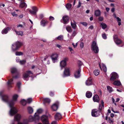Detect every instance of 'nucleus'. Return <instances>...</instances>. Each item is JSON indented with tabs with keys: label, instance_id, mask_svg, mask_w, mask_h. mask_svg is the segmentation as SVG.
I'll list each match as a JSON object with an SVG mask.
<instances>
[{
	"label": "nucleus",
	"instance_id": "nucleus-1",
	"mask_svg": "<svg viewBox=\"0 0 124 124\" xmlns=\"http://www.w3.org/2000/svg\"><path fill=\"white\" fill-rule=\"evenodd\" d=\"M0 96L1 97L2 101L8 103L9 105L10 109L9 111V114L11 116H13L17 112V110L14 107L16 101H17L18 95L16 94L14 95L13 96V99L9 101L8 97L6 95L3 94V91L0 92Z\"/></svg>",
	"mask_w": 124,
	"mask_h": 124
},
{
	"label": "nucleus",
	"instance_id": "nucleus-2",
	"mask_svg": "<svg viewBox=\"0 0 124 124\" xmlns=\"http://www.w3.org/2000/svg\"><path fill=\"white\" fill-rule=\"evenodd\" d=\"M22 45L23 43L21 42L18 41L16 42L12 45V51L14 52L18 49Z\"/></svg>",
	"mask_w": 124,
	"mask_h": 124
},
{
	"label": "nucleus",
	"instance_id": "nucleus-3",
	"mask_svg": "<svg viewBox=\"0 0 124 124\" xmlns=\"http://www.w3.org/2000/svg\"><path fill=\"white\" fill-rule=\"evenodd\" d=\"M11 73L13 74H15V76L13 75V78H19L20 76V75L16 68H12L11 69Z\"/></svg>",
	"mask_w": 124,
	"mask_h": 124
},
{
	"label": "nucleus",
	"instance_id": "nucleus-4",
	"mask_svg": "<svg viewBox=\"0 0 124 124\" xmlns=\"http://www.w3.org/2000/svg\"><path fill=\"white\" fill-rule=\"evenodd\" d=\"M91 49L96 54L98 53L99 51L98 47L96 42L95 41H93L92 44Z\"/></svg>",
	"mask_w": 124,
	"mask_h": 124
},
{
	"label": "nucleus",
	"instance_id": "nucleus-5",
	"mask_svg": "<svg viewBox=\"0 0 124 124\" xmlns=\"http://www.w3.org/2000/svg\"><path fill=\"white\" fill-rule=\"evenodd\" d=\"M36 113L34 116H29L28 119L30 122L34 121L36 123L38 121L39 119V115H36Z\"/></svg>",
	"mask_w": 124,
	"mask_h": 124
},
{
	"label": "nucleus",
	"instance_id": "nucleus-6",
	"mask_svg": "<svg viewBox=\"0 0 124 124\" xmlns=\"http://www.w3.org/2000/svg\"><path fill=\"white\" fill-rule=\"evenodd\" d=\"M68 58L67 57H66L63 60L60 62V65L61 70L66 66V62L68 61Z\"/></svg>",
	"mask_w": 124,
	"mask_h": 124
},
{
	"label": "nucleus",
	"instance_id": "nucleus-7",
	"mask_svg": "<svg viewBox=\"0 0 124 124\" xmlns=\"http://www.w3.org/2000/svg\"><path fill=\"white\" fill-rule=\"evenodd\" d=\"M32 10H29V12L30 14L33 15H36V13L38 10V8L36 7L33 6L32 7Z\"/></svg>",
	"mask_w": 124,
	"mask_h": 124
},
{
	"label": "nucleus",
	"instance_id": "nucleus-8",
	"mask_svg": "<svg viewBox=\"0 0 124 124\" xmlns=\"http://www.w3.org/2000/svg\"><path fill=\"white\" fill-rule=\"evenodd\" d=\"M111 76L110 80L112 81H113L118 78V76L117 74L115 72H113L111 74Z\"/></svg>",
	"mask_w": 124,
	"mask_h": 124
},
{
	"label": "nucleus",
	"instance_id": "nucleus-9",
	"mask_svg": "<svg viewBox=\"0 0 124 124\" xmlns=\"http://www.w3.org/2000/svg\"><path fill=\"white\" fill-rule=\"evenodd\" d=\"M100 112L98 111L97 109H94L92 110V115L93 117H97L100 115Z\"/></svg>",
	"mask_w": 124,
	"mask_h": 124
},
{
	"label": "nucleus",
	"instance_id": "nucleus-10",
	"mask_svg": "<svg viewBox=\"0 0 124 124\" xmlns=\"http://www.w3.org/2000/svg\"><path fill=\"white\" fill-rule=\"evenodd\" d=\"M70 68L68 67L65 68L63 72V77H67L70 76Z\"/></svg>",
	"mask_w": 124,
	"mask_h": 124
},
{
	"label": "nucleus",
	"instance_id": "nucleus-11",
	"mask_svg": "<svg viewBox=\"0 0 124 124\" xmlns=\"http://www.w3.org/2000/svg\"><path fill=\"white\" fill-rule=\"evenodd\" d=\"M81 68L80 67L79 68L75 71L74 75L75 77L76 78H79L80 76V73L81 71Z\"/></svg>",
	"mask_w": 124,
	"mask_h": 124
},
{
	"label": "nucleus",
	"instance_id": "nucleus-12",
	"mask_svg": "<svg viewBox=\"0 0 124 124\" xmlns=\"http://www.w3.org/2000/svg\"><path fill=\"white\" fill-rule=\"evenodd\" d=\"M32 72L30 71H27L26 72L24 73L23 75V77L24 79L26 80V79L29 77L30 75L32 74Z\"/></svg>",
	"mask_w": 124,
	"mask_h": 124
},
{
	"label": "nucleus",
	"instance_id": "nucleus-13",
	"mask_svg": "<svg viewBox=\"0 0 124 124\" xmlns=\"http://www.w3.org/2000/svg\"><path fill=\"white\" fill-rule=\"evenodd\" d=\"M41 120L44 124H48V117L45 115H43L41 117Z\"/></svg>",
	"mask_w": 124,
	"mask_h": 124
},
{
	"label": "nucleus",
	"instance_id": "nucleus-14",
	"mask_svg": "<svg viewBox=\"0 0 124 124\" xmlns=\"http://www.w3.org/2000/svg\"><path fill=\"white\" fill-rule=\"evenodd\" d=\"M58 57V55L57 54H53L51 56V58L54 63L57 61V59Z\"/></svg>",
	"mask_w": 124,
	"mask_h": 124
},
{
	"label": "nucleus",
	"instance_id": "nucleus-15",
	"mask_svg": "<svg viewBox=\"0 0 124 124\" xmlns=\"http://www.w3.org/2000/svg\"><path fill=\"white\" fill-rule=\"evenodd\" d=\"M114 39L115 42L117 44H120L122 42V41L117 38L116 35L114 36Z\"/></svg>",
	"mask_w": 124,
	"mask_h": 124
},
{
	"label": "nucleus",
	"instance_id": "nucleus-16",
	"mask_svg": "<svg viewBox=\"0 0 124 124\" xmlns=\"http://www.w3.org/2000/svg\"><path fill=\"white\" fill-rule=\"evenodd\" d=\"M27 6V4L24 2L21 1L19 5V7L21 8H26Z\"/></svg>",
	"mask_w": 124,
	"mask_h": 124
},
{
	"label": "nucleus",
	"instance_id": "nucleus-17",
	"mask_svg": "<svg viewBox=\"0 0 124 124\" xmlns=\"http://www.w3.org/2000/svg\"><path fill=\"white\" fill-rule=\"evenodd\" d=\"M62 117L61 114L59 113H57L54 116V118L55 120H59Z\"/></svg>",
	"mask_w": 124,
	"mask_h": 124
},
{
	"label": "nucleus",
	"instance_id": "nucleus-18",
	"mask_svg": "<svg viewBox=\"0 0 124 124\" xmlns=\"http://www.w3.org/2000/svg\"><path fill=\"white\" fill-rule=\"evenodd\" d=\"M58 102H57L53 104L51 107L52 109L54 111H56L58 108Z\"/></svg>",
	"mask_w": 124,
	"mask_h": 124
},
{
	"label": "nucleus",
	"instance_id": "nucleus-19",
	"mask_svg": "<svg viewBox=\"0 0 124 124\" xmlns=\"http://www.w3.org/2000/svg\"><path fill=\"white\" fill-rule=\"evenodd\" d=\"M11 29V28L7 27L3 30L1 31V33L3 34H7L8 32Z\"/></svg>",
	"mask_w": 124,
	"mask_h": 124
},
{
	"label": "nucleus",
	"instance_id": "nucleus-20",
	"mask_svg": "<svg viewBox=\"0 0 124 124\" xmlns=\"http://www.w3.org/2000/svg\"><path fill=\"white\" fill-rule=\"evenodd\" d=\"M93 100L94 102H99L100 99L98 95H95L93 97Z\"/></svg>",
	"mask_w": 124,
	"mask_h": 124
},
{
	"label": "nucleus",
	"instance_id": "nucleus-21",
	"mask_svg": "<svg viewBox=\"0 0 124 124\" xmlns=\"http://www.w3.org/2000/svg\"><path fill=\"white\" fill-rule=\"evenodd\" d=\"M48 22L46 20H42L40 22L41 25L43 27L45 26L48 23Z\"/></svg>",
	"mask_w": 124,
	"mask_h": 124
},
{
	"label": "nucleus",
	"instance_id": "nucleus-22",
	"mask_svg": "<svg viewBox=\"0 0 124 124\" xmlns=\"http://www.w3.org/2000/svg\"><path fill=\"white\" fill-rule=\"evenodd\" d=\"M62 19L64 24H66L69 22V17L68 16H63L62 17Z\"/></svg>",
	"mask_w": 124,
	"mask_h": 124
},
{
	"label": "nucleus",
	"instance_id": "nucleus-23",
	"mask_svg": "<svg viewBox=\"0 0 124 124\" xmlns=\"http://www.w3.org/2000/svg\"><path fill=\"white\" fill-rule=\"evenodd\" d=\"M13 80L12 79H11L8 80L7 82V85L8 88H10L12 87L11 85L13 84Z\"/></svg>",
	"mask_w": 124,
	"mask_h": 124
},
{
	"label": "nucleus",
	"instance_id": "nucleus-24",
	"mask_svg": "<svg viewBox=\"0 0 124 124\" xmlns=\"http://www.w3.org/2000/svg\"><path fill=\"white\" fill-rule=\"evenodd\" d=\"M21 118V116L20 114H18L15 116L14 119L15 120L19 122Z\"/></svg>",
	"mask_w": 124,
	"mask_h": 124
},
{
	"label": "nucleus",
	"instance_id": "nucleus-25",
	"mask_svg": "<svg viewBox=\"0 0 124 124\" xmlns=\"http://www.w3.org/2000/svg\"><path fill=\"white\" fill-rule=\"evenodd\" d=\"M104 107V103L103 101H101V104H100L99 105V107L98 108L99 111L101 112L102 110V108H103Z\"/></svg>",
	"mask_w": 124,
	"mask_h": 124
},
{
	"label": "nucleus",
	"instance_id": "nucleus-26",
	"mask_svg": "<svg viewBox=\"0 0 124 124\" xmlns=\"http://www.w3.org/2000/svg\"><path fill=\"white\" fill-rule=\"evenodd\" d=\"M86 85H90L92 84V80L91 78H89L85 82Z\"/></svg>",
	"mask_w": 124,
	"mask_h": 124
},
{
	"label": "nucleus",
	"instance_id": "nucleus-27",
	"mask_svg": "<svg viewBox=\"0 0 124 124\" xmlns=\"http://www.w3.org/2000/svg\"><path fill=\"white\" fill-rule=\"evenodd\" d=\"M92 96V93L89 91H87L86 93V97L88 98L91 97Z\"/></svg>",
	"mask_w": 124,
	"mask_h": 124
},
{
	"label": "nucleus",
	"instance_id": "nucleus-28",
	"mask_svg": "<svg viewBox=\"0 0 124 124\" xmlns=\"http://www.w3.org/2000/svg\"><path fill=\"white\" fill-rule=\"evenodd\" d=\"M101 69V70H103V71L106 72L107 71V68L106 66L103 64H102V67H101V65L100 64L99 65Z\"/></svg>",
	"mask_w": 124,
	"mask_h": 124
},
{
	"label": "nucleus",
	"instance_id": "nucleus-29",
	"mask_svg": "<svg viewBox=\"0 0 124 124\" xmlns=\"http://www.w3.org/2000/svg\"><path fill=\"white\" fill-rule=\"evenodd\" d=\"M28 111L30 114H32L33 112V108L29 106L27 108Z\"/></svg>",
	"mask_w": 124,
	"mask_h": 124
},
{
	"label": "nucleus",
	"instance_id": "nucleus-30",
	"mask_svg": "<svg viewBox=\"0 0 124 124\" xmlns=\"http://www.w3.org/2000/svg\"><path fill=\"white\" fill-rule=\"evenodd\" d=\"M94 15L96 16H100L101 15V11L99 10H96L94 12Z\"/></svg>",
	"mask_w": 124,
	"mask_h": 124
},
{
	"label": "nucleus",
	"instance_id": "nucleus-31",
	"mask_svg": "<svg viewBox=\"0 0 124 124\" xmlns=\"http://www.w3.org/2000/svg\"><path fill=\"white\" fill-rule=\"evenodd\" d=\"M113 84L117 86H120L121 85V84L120 81H115L113 83Z\"/></svg>",
	"mask_w": 124,
	"mask_h": 124
},
{
	"label": "nucleus",
	"instance_id": "nucleus-32",
	"mask_svg": "<svg viewBox=\"0 0 124 124\" xmlns=\"http://www.w3.org/2000/svg\"><path fill=\"white\" fill-rule=\"evenodd\" d=\"M14 31L16 32V34L17 35L21 36H23V33L22 31H17L15 29L14 30Z\"/></svg>",
	"mask_w": 124,
	"mask_h": 124
},
{
	"label": "nucleus",
	"instance_id": "nucleus-33",
	"mask_svg": "<svg viewBox=\"0 0 124 124\" xmlns=\"http://www.w3.org/2000/svg\"><path fill=\"white\" fill-rule=\"evenodd\" d=\"M30 122L28 119H26L24 120L23 121V123H21L19 122H18H18H19L22 123V124H28L29 122ZM18 123H17L18 124Z\"/></svg>",
	"mask_w": 124,
	"mask_h": 124
},
{
	"label": "nucleus",
	"instance_id": "nucleus-34",
	"mask_svg": "<svg viewBox=\"0 0 124 124\" xmlns=\"http://www.w3.org/2000/svg\"><path fill=\"white\" fill-rule=\"evenodd\" d=\"M20 102L21 104L23 106L25 105L27 103L26 101L24 99L21 100Z\"/></svg>",
	"mask_w": 124,
	"mask_h": 124
},
{
	"label": "nucleus",
	"instance_id": "nucleus-35",
	"mask_svg": "<svg viewBox=\"0 0 124 124\" xmlns=\"http://www.w3.org/2000/svg\"><path fill=\"white\" fill-rule=\"evenodd\" d=\"M43 101L44 103H49L50 102V100L48 98H45L43 99Z\"/></svg>",
	"mask_w": 124,
	"mask_h": 124
},
{
	"label": "nucleus",
	"instance_id": "nucleus-36",
	"mask_svg": "<svg viewBox=\"0 0 124 124\" xmlns=\"http://www.w3.org/2000/svg\"><path fill=\"white\" fill-rule=\"evenodd\" d=\"M101 24L102 28L103 29H105L107 27V25L104 23H101Z\"/></svg>",
	"mask_w": 124,
	"mask_h": 124
},
{
	"label": "nucleus",
	"instance_id": "nucleus-37",
	"mask_svg": "<svg viewBox=\"0 0 124 124\" xmlns=\"http://www.w3.org/2000/svg\"><path fill=\"white\" fill-rule=\"evenodd\" d=\"M107 88L109 93H111L113 91L112 88L109 86H107Z\"/></svg>",
	"mask_w": 124,
	"mask_h": 124
},
{
	"label": "nucleus",
	"instance_id": "nucleus-38",
	"mask_svg": "<svg viewBox=\"0 0 124 124\" xmlns=\"http://www.w3.org/2000/svg\"><path fill=\"white\" fill-rule=\"evenodd\" d=\"M99 71L98 70H95L94 71V74L96 76H97L99 74Z\"/></svg>",
	"mask_w": 124,
	"mask_h": 124
},
{
	"label": "nucleus",
	"instance_id": "nucleus-39",
	"mask_svg": "<svg viewBox=\"0 0 124 124\" xmlns=\"http://www.w3.org/2000/svg\"><path fill=\"white\" fill-rule=\"evenodd\" d=\"M74 23L71 22V25L72 27L74 29H75L76 27V23L74 21Z\"/></svg>",
	"mask_w": 124,
	"mask_h": 124
},
{
	"label": "nucleus",
	"instance_id": "nucleus-40",
	"mask_svg": "<svg viewBox=\"0 0 124 124\" xmlns=\"http://www.w3.org/2000/svg\"><path fill=\"white\" fill-rule=\"evenodd\" d=\"M117 21L118 23V25L119 26H120L121 24V20L120 18L119 17H117V18H116Z\"/></svg>",
	"mask_w": 124,
	"mask_h": 124
},
{
	"label": "nucleus",
	"instance_id": "nucleus-41",
	"mask_svg": "<svg viewBox=\"0 0 124 124\" xmlns=\"http://www.w3.org/2000/svg\"><path fill=\"white\" fill-rule=\"evenodd\" d=\"M56 39L60 40H62L63 39V35H61L58 36L56 38Z\"/></svg>",
	"mask_w": 124,
	"mask_h": 124
},
{
	"label": "nucleus",
	"instance_id": "nucleus-42",
	"mask_svg": "<svg viewBox=\"0 0 124 124\" xmlns=\"http://www.w3.org/2000/svg\"><path fill=\"white\" fill-rule=\"evenodd\" d=\"M72 5L71 4L68 3L66 5V7L68 9H70Z\"/></svg>",
	"mask_w": 124,
	"mask_h": 124
},
{
	"label": "nucleus",
	"instance_id": "nucleus-43",
	"mask_svg": "<svg viewBox=\"0 0 124 124\" xmlns=\"http://www.w3.org/2000/svg\"><path fill=\"white\" fill-rule=\"evenodd\" d=\"M66 29L69 32H70L72 31V30L70 27L68 26L66 28Z\"/></svg>",
	"mask_w": 124,
	"mask_h": 124
},
{
	"label": "nucleus",
	"instance_id": "nucleus-44",
	"mask_svg": "<svg viewBox=\"0 0 124 124\" xmlns=\"http://www.w3.org/2000/svg\"><path fill=\"white\" fill-rule=\"evenodd\" d=\"M108 123H110V124H113V120L111 118L109 117L108 118Z\"/></svg>",
	"mask_w": 124,
	"mask_h": 124
},
{
	"label": "nucleus",
	"instance_id": "nucleus-45",
	"mask_svg": "<svg viewBox=\"0 0 124 124\" xmlns=\"http://www.w3.org/2000/svg\"><path fill=\"white\" fill-rule=\"evenodd\" d=\"M23 54V53L21 52H16V55L17 56L22 55Z\"/></svg>",
	"mask_w": 124,
	"mask_h": 124
},
{
	"label": "nucleus",
	"instance_id": "nucleus-46",
	"mask_svg": "<svg viewBox=\"0 0 124 124\" xmlns=\"http://www.w3.org/2000/svg\"><path fill=\"white\" fill-rule=\"evenodd\" d=\"M78 63L79 65L78 68H79L80 67L81 68L80 66L82 65L83 64L82 62L81 61L79 60L78 61Z\"/></svg>",
	"mask_w": 124,
	"mask_h": 124
},
{
	"label": "nucleus",
	"instance_id": "nucleus-47",
	"mask_svg": "<svg viewBox=\"0 0 124 124\" xmlns=\"http://www.w3.org/2000/svg\"><path fill=\"white\" fill-rule=\"evenodd\" d=\"M21 83L20 82H17L16 84V86L19 89L20 88V85H21Z\"/></svg>",
	"mask_w": 124,
	"mask_h": 124
},
{
	"label": "nucleus",
	"instance_id": "nucleus-48",
	"mask_svg": "<svg viewBox=\"0 0 124 124\" xmlns=\"http://www.w3.org/2000/svg\"><path fill=\"white\" fill-rule=\"evenodd\" d=\"M32 101V99L31 98H29L28 99L27 101H26L27 103H31Z\"/></svg>",
	"mask_w": 124,
	"mask_h": 124
},
{
	"label": "nucleus",
	"instance_id": "nucleus-49",
	"mask_svg": "<svg viewBox=\"0 0 124 124\" xmlns=\"http://www.w3.org/2000/svg\"><path fill=\"white\" fill-rule=\"evenodd\" d=\"M80 23L85 27H86L87 25V23L86 22H80Z\"/></svg>",
	"mask_w": 124,
	"mask_h": 124
},
{
	"label": "nucleus",
	"instance_id": "nucleus-50",
	"mask_svg": "<svg viewBox=\"0 0 124 124\" xmlns=\"http://www.w3.org/2000/svg\"><path fill=\"white\" fill-rule=\"evenodd\" d=\"M26 62L25 60H23L22 61H20V63L22 65L24 64Z\"/></svg>",
	"mask_w": 124,
	"mask_h": 124
},
{
	"label": "nucleus",
	"instance_id": "nucleus-51",
	"mask_svg": "<svg viewBox=\"0 0 124 124\" xmlns=\"http://www.w3.org/2000/svg\"><path fill=\"white\" fill-rule=\"evenodd\" d=\"M42 111V109H39L37 110V112L38 114H40L41 113Z\"/></svg>",
	"mask_w": 124,
	"mask_h": 124
},
{
	"label": "nucleus",
	"instance_id": "nucleus-52",
	"mask_svg": "<svg viewBox=\"0 0 124 124\" xmlns=\"http://www.w3.org/2000/svg\"><path fill=\"white\" fill-rule=\"evenodd\" d=\"M102 36L103 38L104 39H107V37L105 33L102 34Z\"/></svg>",
	"mask_w": 124,
	"mask_h": 124
},
{
	"label": "nucleus",
	"instance_id": "nucleus-53",
	"mask_svg": "<svg viewBox=\"0 0 124 124\" xmlns=\"http://www.w3.org/2000/svg\"><path fill=\"white\" fill-rule=\"evenodd\" d=\"M98 19L100 21H102L103 20V18L102 16H100L98 18Z\"/></svg>",
	"mask_w": 124,
	"mask_h": 124
},
{
	"label": "nucleus",
	"instance_id": "nucleus-54",
	"mask_svg": "<svg viewBox=\"0 0 124 124\" xmlns=\"http://www.w3.org/2000/svg\"><path fill=\"white\" fill-rule=\"evenodd\" d=\"M84 46V43L83 42H81L80 44V46L81 48H82Z\"/></svg>",
	"mask_w": 124,
	"mask_h": 124
},
{
	"label": "nucleus",
	"instance_id": "nucleus-55",
	"mask_svg": "<svg viewBox=\"0 0 124 124\" xmlns=\"http://www.w3.org/2000/svg\"><path fill=\"white\" fill-rule=\"evenodd\" d=\"M23 25L21 24H19L17 26V28L20 27L21 28H23Z\"/></svg>",
	"mask_w": 124,
	"mask_h": 124
},
{
	"label": "nucleus",
	"instance_id": "nucleus-56",
	"mask_svg": "<svg viewBox=\"0 0 124 124\" xmlns=\"http://www.w3.org/2000/svg\"><path fill=\"white\" fill-rule=\"evenodd\" d=\"M49 19L50 20H54V18L52 16H50L49 17Z\"/></svg>",
	"mask_w": 124,
	"mask_h": 124
},
{
	"label": "nucleus",
	"instance_id": "nucleus-57",
	"mask_svg": "<svg viewBox=\"0 0 124 124\" xmlns=\"http://www.w3.org/2000/svg\"><path fill=\"white\" fill-rule=\"evenodd\" d=\"M16 61L17 62H20V60L19 58V57H17L16 58Z\"/></svg>",
	"mask_w": 124,
	"mask_h": 124
},
{
	"label": "nucleus",
	"instance_id": "nucleus-58",
	"mask_svg": "<svg viewBox=\"0 0 124 124\" xmlns=\"http://www.w3.org/2000/svg\"><path fill=\"white\" fill-rule=\"evenodd\" d=\"M81 3L80 1H79L78 5L77 7V8H79L81 6Z\"/></svg>",
	"mask_w": 124,
	"mask_h": 124
},
{
	"label": "nucleus",
	"instance_id": "nucleus-59",
	"mask_svg": "<svg viewBox=\"0 0 124 124\" xmlns=\"http://www.w3.org/2000/svg\"><path fill=\"white\" fill-rule=\"evenodd\" d=\"M39 18L40 19H42L44 17V16L43 14H41L39 15Z\"/></svg>",
	"mask_w": 124,
	"mask_h": 124
},
{
	"label": "nucleus",
	"instance_id": "nucleus-60",
	"mask_svg": "<svg viewBox=\"0 0 124 124\" xmlns=\"http://www.w3.org/2000/svg\"><path fill=\"white\" fill-rule=\"evenodd\" d=\"M56 46L57 47H58L60 49L62 47L61 45H60L58 44H57L56 45Z\"/></svg>",
	"mask_w": 124,
	"mask_h": 124
},
{
	"label": "nucleus",
	"instance_id": "nucleus-61",
	"mask_svg": "<svg viewBox=\"0 0 124 124\" xmlns=\"http://www.w3.org/2000/svg\"><path fill=\"white\" fill-rule=\"evenodd\" d=\"M93 28V25H91L89 27V29L91 30H92Z\"/></svg>",
	"mask_w": 124,
	"mask_h": 124
},
{
	"label": "nucleus",
	"instance_id": "nucleus-62",
	"mask_svg": "<svg viewBox=\"0 0 124 124\" xmlns=\"http://www.w3.org/2000/svg\"><path fill=\"white\" fill-rule=\"evenodd\" d=\"M76 32L74 31L73 32L72 34V35L73 36H74L76 35Z\"/></svg>",
	"mask_w": 124,
	"mask_h": 124
},
{
	"label": "nucleus",
	"instance_id": "nucleus-63",
	"mask_svg": "<svg viewBox=\"0 0 124 124\" xmlns=\"http://www.w3.org/2000/svg\"><path fill=\"white\" fill-rule=\"evenodd\" d=\"M54 95V94L53 93L51 92H50V95L51 96H53Z\"/></svg>",
	"mask_w": 124,
	"mask_h": 124
},
{
	"label": "nucleus",
	"instance_id": "nucleus-64",
	"mask_svg": "<svg viewBox=\"0 0 124 124\" xmlns=\"http://www.w3.org/2000/svg\"><path fill=\"white\" fill-rule=\"evenodd\" d=\"M57 123L56 121H53L52 123L51 124H57Z\"/></svg>",
	"mask_w": 124,
	"mask_h": 124
}]
</instances>
